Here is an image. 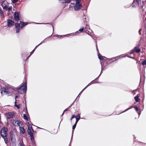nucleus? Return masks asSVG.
Here are the masks:
<instances>
[{
  "label": "nucleus",
  "mask_w": 146,
  "mask_h": 146,
  "mask_svg": "<svg viewBox=\"0 0 146 146\" xmlns=\"http://www.w3.org/2000/svg\"><path fill=\"white\" fill-rule=\"evenodd\" d=\"M133 4L136 5V7H139V11L140 12H143L146 9V4L144 2H141L140 1L134 0Z\"/></svg>",
  "instance_id": "f257e3e1"
},
{
  "label": "nucleus",
  "mask_w": 146,
  "mask_h": 146,
  "mask_svg": "<svg viewBox=\"0 0 146 146\" xmlns=\"http://www.w3.org/2000/svg\"><path fill=\"white\" fill-rule=\"evenodd\" d=\"M18 92L20 94H23L24 93H26L27 90V82L25 81L22 85L18 88Z\"/></svg>",
  "instance_id": "f03ea898"
},
{
  "label": "nucleus",
  "mask_w": 146,
  "mask_h": 146,
  "mask_svg": "<svg viewBox=\"0 0 146 146\" xmlns=\"http://www.w3.org/2000/svg\"><path fill=\"white\" fill-rule=\"evenodd\" d=\"M27 125L28 126V130H27V132L28 133L29 135H30V137H31V140L33 139H34V137L33 136V132L34 131V130L32 128V126L30 127L29 125V123H27Z\"/></svg>",
  "instance_id": "7ed1b4c3"
},
{
  "label": "nucleus",
  "mask_w": 146,
  "mask_h": 146,
  "mask_svg": "<svg viewBox=\"0 0 146 146\" xmlns=\"http://www.w3.org/2000/svg\"><path fill=\"white\" fill-rule=\"evenodd\" d=\"M105 58H106V59H104L102 62L101 63V64H102V63H103L102 65L103 66H106L108 64H110L112 61H114L116 60L115 59L116 57L115 58H113L111 59L107 58L106 57H105Z\"/></svg>",
  "instance_id": "20e7f679"
},
{
  "label": "nucleus",
  "mask_w": 146,
  "mask_h": 146,
  "mask_svg": "<svg viewBox=\"0 0 146 146\" xmlns=\"http://www.w3.org/2000/svg\"><path fill=\"white\" fill-rule=\"evenodd\" d=\"M1 90L2 94L3 92L5 94L8 95L9 96L11 95L12 94L11 92L9 91V89L7 87H3L1 88Z\"/></svg>",
  "instance_id": "39448f33"
},
{
  "label": "nucleus",
  "mask_w": 146,
  "mask_h": 146,
  "mask_svg": "<svg viewBox=\"0 0 146 146\" xmlns=\"http://www.w3.org/2000/svg\"><path fill=\"white\" fill-rule=\"evenodd\" d=\"M8 129L6 127H4L1 129L0 133L2 137H5L7 135Z\"/></svg>",
  "instance_id": "423d86ee"
},
{
  "label": "nucleus",
  "mask_w": 146,
  "mask_h": 146,
  "mask_svg": "<svg viewBox=\"0 0 146 146\" xmlns=\"http://www.w3.org/2000/svg\"><path fill=\"white\" fill-rule=\"evenodd\" d=\"M15 113L13 112H9L5 114L7 119H10L14 116Z\"/></svg>",
  "instance_id": "0eeeda50"
},
{
  "label": "nucleus",
  "mask_w": 146,
  "mask_h": 146,
  "mask_svg": "<svg viewBox=\"0 0 146 146\" xmlns=\"http://www.w3.org/2000/svg\"><path fill=\"white\" fill-rule=\"evenodd\" d=\"M82 4H75L74 9L75 11H78L80 10L82 8Z\"/></svg>",
  "instance_id": "6e6552de"
},
{
  "label": "nucleus",
  "mask_w": 146,
  "mask_h": 146,
  "mask_svg": "<svg viewBox=\"0 0 146 146\" xmlns=\"http://www.w3.org/2000/svg\"><path fill=\"white\" fill-rule=\"evenodd\" d=\"M14 24L15 28L16 29V33H18L20 32V30L21 29L20 23H16Z\"/></svg>",
  "instance_id": "1a4fd4ad"
},
{
  "label": "nucleus",
  "mask_w": 146,
  "mask_h": 146,
  "mask_svg": "<svg viewBox=\"0 0 146 146\" xmlns=\"http://www.w3.org/2000/svg\"><path fill=\"white\" fill-rule=\"evenodd\" d=\"M7 21V26L9 27H10L14 25V22L11 20L8 19Z\"/></svg>",
  "instance_id": "9d476101"
},
{
  "label": "nucleus",
  "mask_w": 146,
  "mask_h": 146,
  "mask_svg": "<svg viewBox=\"0 0 146 146\" xmlns=\"http://www.w3.org/2000/svg\"><path fill=\"white\" fill-rule=\"evenodd\" d=\"M14 17L15 20L16 21H18L20 19L19 17V14L17 12H15Z\"/></svg>",
  "instance_id": "9b49d317"
},
{
  "label": "nucleus",
  "mask_w": 146,
  "mask_h": 146,
  "mask_svg": "<svg viewBox=\"0 0 146 146\" xmlns=\"http://www.w3.org/2000/svg\"><path fill=\"white\" fill-rule=\"evenodd\" d=\"M75 117H76V121L75 123H78V121L80 119V115H77L76 116V117L75 115H73L72 116L70 120H71L73 118H75Z\"/></svg>",
  "instance_id": "f8f14e48"
},
{
  "label": "nucleus",
  "mask_w": 146,
  "mask_h": 146,
  "mask_svg": "<svg viewBox=\"0 0 146 146\" xmlns=\"http://www.w3.org/2000/svg\"><path fill=\"white\" fill-rule=\"evenodd\" d=\"M140 45L138 44L135 46L134 48L135 52L137 53H140L141 52V49L139 48Z\"/></svg>",
  "instance_id": "ddd939ff"
},
{
  "label": "nucleus",
  "mask_w": 146,
  "mask_h": 146,
  "mask_svg": "<svg viewBox=\"0 0 146 146\" xmlns=\"http://www.w3.org/2000/svg\"><path fill=\"white\" fill-rule=\"evenodd\" d=\"M134 108L135 110L137 111H138V110H139V109H138V108L137 107V106H134V107H133V106H131L129 108H128L127 109H126V110H125V111H123L121 112V113H123L124 112H125V111H126L129 110L131 109V108Z\"/></svg>",
  "instance_id": "4468645a"
},
{
  "label": "nucleus",
  "mask_w": 146,
  "mask_h": 146,
  "mask_svg": "<svg viewBox=\"0 0 146 146\" xmlns=\"http://www.w3.org/2000/svg\"><path fill=\"white\" fill-rule=\"evenodd\" d=\"M140 95L139 94H137L135 97L134 99L136 102H139L140 101V99L139 98Z\"/></svg>",
  "instance_id": "2eb2a0df"
},
{
  "label": "nucleus",
  "mask_w": 146,
  "mask_h": 146,
  "mask_svg": "<svg viewBox=\"0 0 146 146\" xmlns=\"http://www.w3.org/2000/svg\"><path fill=\"white\" fill-rule=\"evenodd\" d=\"M20 24H21V29H22L23 27L28 24L27 22H22V21H20Z\"/></svg>",
  "instance_id": "dca6fc26"
},
{
  "label": "nucleus",
  "mask_w": 146,
  "mask_h": 146,
  "mask_svg": "<svg viewBox=\"0 0 146 146\" xmlns=\"http://www.w3.org/2000/svg\"><path fill=\"white\" fill-rule=\"evenodd\" d=\"M10 139L11 141L15 138V136L13 132L12 131H11L10 133Z\"/></svg>",
  "instance_id": "f3484780"
},
{
  "label": "nucleus",
  "mask_w": 146,
  "mask_h": 146,
  "mask_svg": "<svg viewBox=\"0 0 146 146\" xmlns=\"http://www.w3.org/2000/svg\"><path fill=\"white\" fill-rule=\"evenodd\" d=\"M59 1L62 3H68L71 2V0H59Z\"/></svg>",
  "instance_id": "a211bd4d"
},
{
  "label": "nucleus",
  "mask_w": 146,
  "mask_h": 146,
  "mask_svg": "<svg viewBox=\"0 0 146 146\" xmlns=\"http://www.w3.org/2000/svg\"><path fill=\"white\" fill-rule=\"evenodd\" d=\"M19 128L20 133L24 134L25 132V130L24 128L22 127H20Z\"/></svg>",
  "instance_id": "6ab92c4d"
},
{
  "label": "nucleus",
  "mask_w": 146,
  "mask_h": 146,
  "mask_svg": "<svg viewBox=\"0 0 146 146\" xmlns=\"http://www.w3.org/2000/svg\"><path fill=\"white\" fill-rule=\"evenodd\" d=\"M40 44H39L38 45L36 46L34 49L31 52L30 54V55L28 57L27 59L29 57L31 56L34 53V52L35 51V50L37 48L38 46Z\"/></svg>",
  "instance_id": "aec40b11"
},
{
  "label": "nucleus",
  "mask_w": 146,
  "mask_h": 146,
  "mask_svg": "<svg viewBox=\"0 0 146 146\" xmlns=\"http://www.w3.org/2000/svg\"><path fill=\"white\" fill-rule=\"evenodd\" d=\"M3 138L6 144H7L8 142L9 141V139L7 138V135L5 137H2Z\"/></svg>",
  "instance_id": "412c9836"
},
{
  "label": "nucleus",
  "mask_w": 146,
  "mask_h": 146,
  "mask_svg": "<svg viewBox=\"0 0 146 146\" xmlns=\"http://www.w3.org/2000/svg\"><path fill=\"white\" fill-rule=\"evenodd\" d=\"M74 103H73L72 104H71L70 106L67 108H66V109H65L64 111L62 114V115H62L64 113V112H65V111H68L69 110V108H70V107H72V105L73 104H74Z\"/></svg>",
  "instance_id": "4be33fe9"
},
{
  "label": "nucleus",
  "mask_w": 146,
  "mask_h": 146,
  "mask_svg": "<svg viewBox=\"0 0 146 146\" xmlns=\"http://www.w3.org/2000/svg\"><path fill=\"white\" fill-rule=\"evenodd\" d=\"M98 57L99 58L100 60H104V57L105 58V57L103 56H102L100 53L98 54Z\"/></svg>",
  "instance_id": "5701e85b"
},
{
  "label": "nucleus",
  "mask_w": 146,
  "mask_h": 146,
  "mask_svg": "<svg viewBox=\"0 0 146 146\" xmlns=\"http://www.w3.org/2000/svg\"><path fill=\"white\" fill-rule=\"evenodd\" d=\"M19 121L17 120H13V124L15 126H17L18 124Z\"/></svg>",
  "instance_id": "b1692460"
},
{
  "label": "nucleus",
  "mask_w": 146,
  "mask_h": 146,
  "mask_svg": "<svg viewBox=\"0 0 146 146\" xmlns=\"http://www.w3.org/2000/svg\"><path fill=\"white\" fill-rule=\"evenodd\" d=\"M23 118L27 121L28 120V118L27 117V115L26 114H23Z\"/></svg>",
  "instance_id": "393cba45"
},
{
  "label": "nucleus",
  "mask_w": 146,
  "mask_h": 146,
  "mask_svg": "<svg viewBox=\"0 0 146 146\" xmlns=\"http://www.w3.org/2000/svg\"><path fill=\"white\" fill-rule=\"evenodd\" d=\"M77 123H75V124L73 126V127H72V133L74 131V129H75V127H76V125Z\"/></svg>",
  "instance_id": "a878e982"
},
{
  "label": "nucleus",
  "mask_w": 146,
  "mask_h": 146,
  "mask_svg": "<svg viewBox=\"0 0 146 146\" xmlns=\"http://www.w3.org/2000/svg\"><path fill=\"white\" fill-rule=\"evenodd\" d=\"M93 81H92L90 83H89L87 86H86V87H85L82 91L81 92H82L88 86H89L90 84H93Z\"/></svg>",
  "instance_id": "bb28decb"
},
{
  "label": "nucleus",
  "mask_w": 146,
  "mask_h": 146,
  "mask_svg": "<svg viewBox=\"0 0 146 146\" xmlns=\"http://www.w3.org/2000/svg\"><path fill=\"white\" fill-rule=\"evenodd\" d=\"M21 106V105L19 104L18 105L15 104V106L18 109H19L20 108Z\"/></svg>",
  "instance_id": "cd10ccee"
},
{
  "label": "nucleus",
  "mask_w": 146,
  "mask_h": 146,
  "mask_svg": "<svg viewBox=\"0 0 146 146\" xmlns=\"http://www.w3.org/2000/svg\"><path fill=\"white\" fill-rule=\"evenodd\" d=\"M81 0H75L76 1L75 4H81L80 3Z\"/></svg>",
  "instance_id": "c85d7f7f"
},
{
  "label": "nucleus",
  "mask_w": 146,
  "mask_h": 146,
  "mask_svg": "<svg viewBox=\"0 0 146 146\" xmlns=\"http://www.w3.org/2000/svg\"><path fill=\"white\" fill-rule=\"evenodd\" d=\"M142 64L143 66L146 65V60H144L142 62Z\"/></svg>",
  "instance_id": "c756f323"
},
{
  "label": "nucleus",
  "mask_w": 146,
  "mask_h": 146,
  "mask_svg": "<svg viewBox=\"0 0 146 146\" xmlns=\"http://www.w3.org/2000/svg\"><path fill=\"white\" fill-rule=\"evenodd\" d=\"M12 9V6H10L9 7H8L7 10L8 11H11Z\"/></svg>",
  "instance_id": "7c9ffc66"
},
{
  "label": "nucleus",
  "mask_w": 146,
  "mask_h": 146,
  "mask_svg": "<svg viewBox=\"0 0 146 146\" xmlns=\"http://www.w3.org/2000/svg\"><path fill=\"white\" fill-rule=\"evenodd\" d=\"M22 124H23V123L21 122V121H19L18 122V125L20 127V125H22Z\"/></svg>",
  "instance_id": "2f4dec72"
},
{
  "label": "nucleus",
  "mask_w": 146,
  "mask_h": 146,
  "mask_svg": "<svg viewBox=\"0 0 146 146\" xmlns=\"http://www.w3.org/2000/svg\"><path fill=\"white\" fill-rule=\"evenodd\" d=\"M0 14L1 15H3V12L2 11L1 9V8H0Z\"/></svg>",
  "instance_id": "473e14b6"
},
{
  "label": "nucleus",
  "mask_w": 146,
  "mask_h": 146,
  "mask_svg": "<svg viewBox=\"0 0 146 146\" xmlns=\"http://www.w3.org/2000/svg\"><path fill=\"white\" fill-rule=\"evenodd\" d=\"M84 28L83 27V28H82V29H80L78 31H80V32H82V31H83V30H84Z\"/></svg>",
  "instance_id": "72a5a7b5"
},
{
  "label": "nucleus",
  "mask_w": 146,
  "mask_h": 146,
  "mask_svg": "<svg viewBox=\"0 0 146 146\" xmlns=\"http://www.w3.org/2000/svg\"><path fill=\"white\" fill-rule=\"evenodd\" d=\"M85 32L86 33H87L89 35H90V34L91 33L90 32H89V31H88L87 30H86V31H85Z\"/></svg>",
  "instance_id": "f704fd0d"
},
{
  "label": "nucleus",
  "mask_w": 146,
  "mask_h": 146,
  "mask_svg": "<svg viewBox=\"0 0 146 146\" xmlns=\"http://www.w3.org/2000/svg\"><path fill=\"white\" fill-rule=\"evenodd\" d=\"M20 146H25L23 141L21 143H20Z\"/></svg>",
  "instance_id": "c9c22d12"
},
{
  "label": "nucleus",
  "mask_w": 146,
  "mask_h": 146,
  "mask_svg": "<svg viewBox=\"0 0 146 146\" xmlns=\"http://www.w3.org/2000/svg\"><path fill=\"white\" fill-rule=\"evenodd\" d=\"M134 52H135V50H134V48L131 51L130 53V54H133Z\"/></svg>",
  "instance_id": "e433bc0d"
},
{
  "label": "nucleus",
  "mask_w": 146,
  "mask_h": 146,
  "mask_svg": "<svg viewBox=\"0 0 146 146\" xmlns=\"http://www.w3.org/2000/svg\"><path fill=\"white\" fill-rule=\"evenodd\" d=\"M18 1V0H13L12 1V2L13 3H16V2H17Z\"/></svg>",
  "instance_id": "4c0bfd02"
},
{
  "label": "nucleus",
  "mask_w": 146,
  "mask_h": 146,
  "mask_svg": "<svg viewBox=\"0 0 146 146\" xmlns=\"http://www.w3.org/2000/svg\"><path fill=\"white\" fill-rule=\"evenodd\" d=\"M3 9H7V10L8 9V7L7 6H6L5 5V6H4L3 7Z\"/></svg>",
  "instance_id": "58836bf2"
},
{
  "label": "nucleus",
  "mask_w": 146,
  "mask_h": 146,
  "mask_svg": "<svg viewBox=\"0 0 146 146\" xmlns=\"http://www.w3.org/2000/svg\"><path fill=\"white\" fill-rule=\"evenodd\" d=\"M132 7L135 8L136 7V5H135L134 4H132Z\"/></svg>",
  "instance_id": "ea45409f"
},
{
  "label": "nucleus",
  "mask_w": 146,
  "mask_h": 146,
  "mask_svg": "<svg viewBox=\"0 0 146 146\" xmlns=\"http://www.w3.org/2000/svg\"><path fill=\"white\" fill-rule=\"evenodd\" d=\"M79 33V32H78V31H77L75 33V35H78Z\"/></svg>",
  "instance_id": "a19ab883"
},
{
  "label": "nucleus",
  "mask_w": 146,
  "mask_h": 146,
  "mask_svg": "<svg viewBox=\"0 0 146 146\" xmlns=\"http://www.w3.org/2000/svg\"><path fill=\"white\" fill-rule=\"evenodd\" d=\"M4 2H5L4 1H3V2H2L1 6L3 7V8L4 7L3 5V3H4Z\"/></svg>",
  "instance_id": "79ce46f5"
},
{
  "label": "nucleus",
  "mask_w": 146,
  "mask_h": 146,
  "mask_svg": "<svg viewBox=\"0 0 146 146\" xmlns=\"http://www.w3.org/2000/svg\"><path fill=\"white\" fill-rule=\"evenodd\" d=\"M141 29H140L139 30V34L140 35H141V32H140V31H141Z\"/></svg>",
  "instance_id": "37998d69"
},
{
  "label": "nucleus",
  "mask_w": 146,
  "mask_h": 146,
  "mask_svg": "<svg viewBox=\"0 0 146 146\" xmlns=\"http://www.w3.org/2000/svg\"><path fill=\"white\" fill-rule=\"evenodd\" d=\"M58 37L59 38H60L61 37H62V36H60V35H59L58 36Z\"/></svg>",
  "instance_id": "c03bdc74"
},
{
  "label": "nucleus",
  "mask_w": 146,
  "mask_h": 146,
  "mask_svg": "<svg viewBox=\"0 0 146 146\" xmlns=\"http://www.w3.org/2000/svg\"><path fill=\"white\" fill-rule=\"evenodd\" d=\"M88 27V26L87 25H86V27H85V28L87 29Z\"/></svg>",
  "instance_id": "a18cd8bd"
},
{
  "label": "nucleus",
  "mask_w": 146,
  "mask_h": 146,
  "mask_svg": "<svg viewBox=\"0 0 146 146\" xmlns=\"http://www.w3.org/2000/svg\"><path fill=\"white\" fill-rule=\"evenodd\" d=\"M144 27L145 28V29L146 30V25H145Z\"/></svg>",
  "instance_id": "49530a36"
},
{
  "label": "nucleus",
  "mask_w": 146,
  "mask_h": 146,
  "mask_svg": "<svg viewBox=\"0 0 146 146\" xmlns=\"http://www.w3.org/2000/svg\"><path fill=\"white\" fill-rule=\"evenodd\" d=\"M15 104H16V101L15 102Z\"/></svg>",
  "instance_id": "de8ad7c7"
},
{
  "label": "nucleus",
  "mask_w": 146,
  "mask_h": 146,
  "mask_svg": "<svg viewBox=\"0 0 146 146\" xmlns=\"http://www.w3.org/2000/svg\"><path fill=\"white\" fill-rule=\"evenodd\" d=\"M1 122V117L0 116V123Z\"/></svg>",
  "instance_id": "09e8293b"
},
{
  "label": "nucleus",
  "mask_w": 146,
  "mask_h": 146,
  "mask_svg": "<svg viewBox=\"0 0 146 146\" xmlns=\"http://www.w3.org/2000/svg\"><path fill=\"white\" fill-rule=\"evenodd\" d=\"M17 97H18V96H16L15 97V99H16Z\"/></svg>",
  "instance_id": "8fccbe9b"
},
{
  "label": "nucleus",
  "mask_w": 146,
  "mask_h": 146,
  "mask_svg": "<svg viewBox=\"0 0 146 146\" xmlns=\"http://www.w3.org/2000/svg\"><path fill=\"white\" fill-rule=\"evenodd\" d=\"M145 20H146V17L145 18Z\"/></svg>",
  "instance_id": "3c124183"
}]
</instances>
